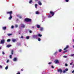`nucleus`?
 I'll list each match as a JSON object with an SVG mask.
<instances>
[{
	"label": "nucleus",
	"instance_id": "c85d7f7f",
	"mask_svg": "<svg viewBox=\"0 0 74 74\" xmlns=\"http://www.w3.org/2000/svg\"><path fill=\"white\" fill-rule=\"evenodd\" d=\"M9 62V60H8L6 61V63H8Z\"/></svg>",
	"mask_w": 74,
	"mask_h": 74
},
{
	"label": "nucleus",
	"instance_id": "7c9ffc66",
	"mask_svg": "<svg viewBox=\"0 0 74 74\" xmlns=\"http://www.w3.org/2000/svg\"><path fill=\"white\" fill-rule=\"evenodd\" d=\"M29 36H27L26 37V39H29Z\"/></svg>",
	"mask_w": 74,
	"mask_h": 74
},
{
	"label": "nucleus",
	"instance_id": "f8f14e48",
	"mask_svg": "<svg viewBox=\"0 0 74 74\" xmlns=\"http://www.w3.org/2000/svg\"><path fill=\"white\" fill-rule=\"evenodd\" d=\"M38 4L40 5H42V4L41 3V2L40 1H39L38 2Z\"/></svg>",
	"mask_w": 74,
	"mask_h": 74
},
{
	"label": "nucleus",
	"instance_id": "f3484780",
	"mask_svg": "<svg viewBox=\"0 0 74 74\" xmlns=\"http://www.w3.org/2000/svg\"><path fill=\"white\" fill-rule=\"evenodd\" d=\"M35 7L36 8H37V4H35Z\"/></svg>",
	"mask_w": 74,
	"mask_h": 74
},
{
	"label": "nucleus",
	"instance_id": "aec40b11",
	"mask_svg": "<svg viewBox=\"0 0 74 74\" xmlns=\"http://www.w3.org/2000/svg\"><path fill=\"white\" fill-rule=\"evenodd\" d=\"M38 37H41V36H42V35L40 34H38Z\"/></svg>",
	"mask_w": 74,
	"mask_h": 74
},
{
	"label": "nucleus",
	"instance_id": "72a5a7b5",
	"mask_svg": "<svg viewBox=\"0 0 74 74\" xmlns=\"http://www.w3.org/2000/svg\"><path fill=\"white\" fill-rule=\"evenodd\" d=\"M61 51H62V49H60V50H59V52H61Z\"/></svg>",
	"mask_w": 74,
	"mask_h": 74
},
{
	"label": "nucleus",
	"instance_id": "8fccbe9b",
	"mask_svg": "<svg viewBox=\"0 0 74 74\" xmlns=\"http://www.w3.org/2000/svg\"><path fill=\"white\" fill-rule=\"evenodd\" d=\"M67 50L65 51V52H67ZM64 53H65V51L64 52Z\"/></svg>",
	"mask_w": 74,
	"mask_h": 74
},
{
	"label": "nucleus",
	"instance_id": "9d476101",
	"mask_svg": "<svg viewBox=\"0 0 74 74\" xmlns=\"http://www.w3.org/2000/svg\"><path fill=\"white\" fill-rule=\"evenodd\" d=\"M58 72H59L60 73H62V70L61 69H59L58 70Z\"/></svg>",
	"mask_w": 74,
	"mask_h": 74
},
{
	"label": "nucleus",
	"instance_id": "0eeeda50",
	"mask_svg": "<svg viewBox=\"0 0 74 74\" xmlns=\"http://www.w3.org/2000/svg\"><path fill=\"white\" fill-rule=\"evenodd\" d=\"M50 13L52 15V16H53L54 15V14H55L53 12H50Z\"/></svg>",
	"mask_w": 74,
	"mask_h": 74
},
{
	"label": "nucleus",
	"instance_id": "f03ea898",
	"mask_svg": "<svg viewBox=\"0 0 74 74\" xmlns=\"http://www.w3.org/2000/svg\"><path fill=\"white\" fill-rule=\"evenodd\" d=\"M25 21L26 22H30V21H31V19H30L26 18L25 19Z\"/></svg>",
	"mask_w": 74,
	"mask_h": 74
},
{
	"label": "nucleus",
	"instance_id": "de8ad7c7",
	"mask_svg": "<svg viewBox=\"0 0 74 74\" xmlns=\"http://www.w3.org/2000/svg\"><path fill=\"white\" fill-rule=\"evenodd\" d=\"M2 66H1V65H0V68H2Z\"/></svg>",
	"mask_w": 74,
	"mask_h": 74
},
{
	"label": "nucleus",
	"instance_id": "6ab92c4d",
	"mask_svg": "<svg viewBox=\"0 0 74 74\" xmlns=\"http://www.w3.org/2000/svg\"><path fill=\"white\" fill-rule=\"evenodd\" d=\"M40 29V30H41V31H42V30H44V28H43L42 27H41Z\"/></svg>",
	"mask_w": 74,
	"mask_h": 74
},
{
	"label": "nucleus",
	"instance_id": "20e7f679",
	"mask_svg": "<svg viewBox=\"0 0 74 74\" xmlns=\"http://www.w3.org/2000/svg\"><path fill=\"white\" fill-rule=\"evenodd\" d=\"M32 37L33 38H35L37 37V35H33Z\"/></svg>",
	"mask_w": 74,
	"mask_h": 74
},
{
	"label": "nucleus",
	"instance_id": "e433bc0d",
	"mask_svg": "<svg viewBox=\"0 0 74 74\" xmlns=\"http://www.w3.org/2000/svg\"><path fill=\"white\" fill-rule=\"evenodd\" d=\"M73 63V62H71V63H70V65H72Z\"/></svg>",
	"mask_w": 74,
	"mask_h": 74
},
{
	"label": "nucleus",
	"instance_id": "412c9836",
	"mask_svg": "<svg viewBox=\"0 0 74 74\" xmlns=\"http://www.w3.org/2000/svg\"><path fill=\"white\" fill-rule=\"evenodd\" d=\"M32 3V0H30L29 2V3L31 4Z\"/></svg>",
	"mask_w": 74,
	"mask_h": 74
},
{
	"label": "nucleus",
	"instance_id": "f257e3e1",
	"mask_svg": "<svg viewBox=\"0 0 74 74\" xmlns=\"http://www.w3.org/2000/svg\"><path fill=\"white\" fill-rule=\"evenodd\" d=\"M7 14H9L10 15V16L9 18V19H10H10H11V18H12V16H11V14H12V11H11L10 12H7Z\"/></svg>",
	"mask_w": 74,
	"mask_h": 74
},
{
	"label": "nucleus",
	"instance_id": "f704fd0d",
	"mask_svg": "<svg viewBox=\"0 0 74 74\" xmlns=\"http://www.w3.org/2000/svg\"><path fill=\"white\" fill-rule=\"evenodd\" d=\"M38 41H40V38H38Z\"/></svg>",
	"mask_w": 74,
	"mask_h": 74
},
{
	"label": "nucleus",
	"instance_id": "58836bf2",
	"mask_svg": "<svg viewBox=\"0 0 74 74\" xmlns=\"http://www.w3.org/2000/svg\"><path fill=\"white\" fill-rule=\"evenodd\" d=\"M65 66H68L67 64H65Z\"/></svg>",
	"mask_w": 74,
	"mask_h": 74
},
{
	"label": "nucleus",
	"instance_id": "393cba45",
	"mask_svg": "<svg viewBox=\"0 0 74 74\" xmlns=\"http://www.w3.org/2000/svg\"><path fill=\"white\" fill-rule=\"evenodd\" d=\"M5 70H7L8 69V66H7L5 68Z\"/></svg>",
	"mask_w": 74,
	"mask_h": 74
},
{
	"label": "nucleus",
	"instance_id": "09e8293b",
	"mask_svg": "<svg viewBox=\"0 0 74 74\" xmlns=\"http://www.w3.org/2000/svg\"><path fill=\"white\" fill-rule=\"evenodd\" d=\"M48 17H49H49H51V16H48Z\"/></svg>",
	"mask_w": 74,
	"mask_h": 74
},
{
	"label": "nucleus",
	"instance_id": "cd10ccee",
	"mask_svg": "<svg viewBox=\"0 0 74 74\" xmlns=\"http://www.w3.org/2000/svg\"><path fill=\"white\" fill-rule=\"evenodd\" d=\"M63 58H67V56H63Z\"/></svg>",
	"mask_w": 74,
	"mask_h": 74
},
{
	"label": "nucleus",
	"instance_id": "a18cd8bd",
	"mask_svg": "<svg viewBox=\"0 0 74 74\" xmlns=\"http://www.w3.org/2000/svg\"><path fill=\"white\" fill-rule=\"evenodd\" d=\"M32 29H34V27L33 26L32 27Z\"/></svg>",
	"mask_w": 74,
	"mask_h": 74
},
{
	"label": "nucleus",
	"instance_id": "37998d69",
	"mask_svg": "<svg viewBox=\"0 0 74 74\" xmlns=\"http://www.w3.org/2000/svg\"><path fill=\"white\" fill-rule=\"evenodd\" d=\"M51 68H52L53 69V68H54V67H53V66H52Z\"/></svg>",
	"mask_w": 74,
	"mask_h": 74
},
{
	"label": "nucleus",
	"instance_id": "4468645a",
	"mask_svg": "<svg viewBox=\"0 0 74 74\" xmlns=\"http://www.w3.org/2000/svg\"><path fill=\"white\" fill-rule=\"evenodd\" d=\"M11 45H7L6 46V47H7V48H9V47H11Z\"/></svg>",
	"mask_w": 74,
	"mask_h": 74
},
{
	"label": "nucleus",
	"instance_id": "ddd939ff",
	"mask_svg": "<svg viewBox=\"0 0 74 74\" xmlns=\"http://www.w3.org/2000/svg\"><path fill=\"white\" fill-rule=\"evenodd\" d=\"M12 41L13 42H15V41H16V40L15 39H12Z\"/></svg>",
	"mask_w": 74,
	"mask_h": 74
},
{
	"label": "nucleus",
	"instance_id": "a878e982",
	"mask_svg": "<svg viewBox=\"0 0 74 74\" xmlns=\"http://www.w3.org/2000/svg\"><path fill=\"white\" fill-rule=\"evenodd\" d=\"M11 53L12 55H13V50H12L11 51Z\"/></svg>",
	"mask_w": 74,
	"mask_h": 74
},
{
	"label": "nucleus",
	"instance_id": "bb28decb",
	"mask_svg": "<svg viewBox=\"0 0 74 74\" xmlns=\"http://www.w3.org/2000/svg\"><path fill=\"white\" fill-rule=\"evenodd\" d=\"M74 56V54H71L70 55V56Z\"/></svg>",
	"mask_w": 74,
	"mask_h": 74
},
{
	"label": "nucleus",
	"instance_id": "4c0bfd02",
	"mask_svg": "<svg viewBox=\"0 0 74 74\" xmlns=\"http://www.w3.org/2000/svg\"><path fill=\"white\" fill-rule=\"evenodd\" d=\"M32 31L30 30L29 31V33H32Z\"/></svg>",
	"mask_w": 74,
	"mask_h": 74
},
{
	"label": "nucleus",
	"instance_id": "49530a36",
	"mask_svg": "<svg viewBox=\"0 0 74 74\" xmlns=\"http://www.w3.org/2000/svg\"><path fill=\"white\" fill-rule=\"evenodd\" d=\"M21 38H23V36H21Z\"/></svg>",
	"mask_w": 74,
	"mask_h": 74
},
{
	"label": "nucleus",
	"instance_id": "c9c22d12",
	"mask_svg": "<svg viewBox=\"0 0 74 74\" xmlns=\"http://www.w3.org/2000/svg\"><path fill=\"white\" fill-rule=\"evenodd\" d=\"M10 58H12V55H10Z\"/></svg>",
	"mask_w": 74,
	"mask_h": 74
},
{
	"label": "nucleus",
	"instance_id": "5701e85b",
	"mask_svg": "<svg viewBox=\"0 0 74 74\" xmlns=\"http://www.w3.org/2000/svg\"><path fill=\"white\" fill-rule=\"evenodd\" d=\"M18 16V17L19 18H20V19H21L22 18V16Z\"/></svg>",
	"mask_w": 74,
	"mask_h": 74
},
{
	"label": "nucleus",
	"instance_id": "4be33fe9",
	"mask_svg": "<svg viewBox=\"0 0 74 74\" xmlns=\"http://www.w3.org/2000/svg\"><path fill=\"white\" fill-rule=\"evenodd\" d=\"M57 53L58 52L56 51V52H55V53L54 54V55H57Z\"/></svg>",
	"mask_w": 74,
	"mask_h": 74
},
{
	"label": "nucleus",
	"instance_id": "a211bd4d",
	"mask_svg": "<svg viewBox=\"0 0 74 74\" xmlns=\"http://www.w3.org/2000/svg\"><path fill=\"white\" fill-rule=\"evenodd\" d=\"M12 34H8L7 35L8 36H12Z\"/></svg>",
	"mask_w": 74,
	"mask_h": 74
},
{
	"label": "nucleus",
	"instance_id": "3c124183",
	"mask_svg": "<svg viewBox=\"0 0 74 74\" xmlns=\"http://www.w3.org/2000/svg\"><path fill=\"white\" fill-rule=\"evenodd\" d=\"M17 74H20V73H17Z\"/></svg>",
	"mask_w": 74,
	"mask_h": 74
},
{
	"label": "nucleus",
	"instance_id": "9b49d317",
	"mask_svg": "<svg viewBox=\"0 0 74 74\" xmlns=\"http://www.w3.org/2000/svg\"><path fill=\"white\" fill-rule=\"evenodd\" d=\"M68 48H69V46L67 45L66 46V47L64 49V50H66V49Z\"/></svg>",
	"mask_w": 74,
	"mask_h": 74
},
{
	"label": "nucleus",
	"instance_id": "ea45409f",
	"mask_svg": "<svg viewBox=\"0 0 74 74\" xmlns=\"http://www.w3.org/2000/svg\"><path fill=\"white\" fill-rule=\"evenodd\" d=\"M66 2H68L69 1V0H65Z\"/></svg>",
	"mask_w": 74,
	"mask_h": 74
},
{
	"label": "nucleus",
	"instance_id": "423d86ee",
	"mask_svg": "<svg viewBox=\"0 0 74 74\" xmlns=\"http://www.w3.org/2000/svg\"><path fill=\"white\" fill-rule=\"evenodd\" d=\"M68 69L67 68H66L65 69V70H64L63 71V73H66V71H67L68 70Z\"/></svg>",
	"mask_w": 74,
	"mask_h": 74
},
{
	"label": "nucleus",
	"instance_id": "6e6d98bb",
	"mask_svg": "<svg viewBox=\"0 0 74 74\" xmlns=\"http://www.w3.org/2000/svg\"><path fill=\"white\" fill-rule=\"evenodd\" d=\"M73 41L74 42V39L73 40Z\"/></svg>",
	"mask_w": 74,
	"mask_h": 74
},
{
	"label": "nucleus",
	"instance_id": "864d4df0",
	"mask_svg": "<svg viewBox=\"0 0 74 74\" xmlns=\"http://www.w3.org/2000/svg\"><path fill=\"white\" fill-rule=\"evenodd\" d=\"M38 0H35V1H38Z\"/></svg>",
	"mask_w": 74,
	"mask_h": 74
},
{
	"label": "nucleus",
	"instance_id": "13d9d810",
	"mask_svg": "<svg viewBox=\"0 0 74 74\" xmlns=\"http://www.w3.org/2000/svg\"><path fill=\"white\" fill-rule=\"evenodd\" d=\"M19 34H20V33H19Z\"/></svg>",
	"mask_w": 74,
	"mask_h": 74
},
{
	"label": "nucleus",
	"instance_id": "dca6fc26",
	"mask_svg": "<svg viewBox=\"0 0 74 74\" xmlns=\"http://www.w3.org/2000/svg\"><path fill=\"white\" fill-rule=\"evenodd\" d=\"M6 27H2V29L3 30H5L6 29Z\"/></svg>",
	"mask_w": 74,
	"mask_h": 74
},
{
	"label": "nucleus",
	"instance_id": "5fc2aeb1",
	"mask_svg": "<svg viewBox=\"0 0 74 74\" xmlns=\"http://www.w3.org/2000/svg\"><path fill=\"white\" fill-rule=\"evenodd\" d=\"M1 49V47H0V49Z\"/></svg>",
	"mask_w": 74,
	"mask_h": 74
},
{
	"label": "nucleus",
	"instance_id": "473e14b6",
	"mask_svg": "<svg viewBox=\"0 0 74 74\" xmlns=\"http://www.w3.org/2000/svg\"><path fill=\"white\" fill-rule=\"evenodd\" d=\"M14 26L13 25H12V26H11V28H12V29H13L14 28Z\"/></svg>",
	"mask_w": 74,
	"mask_h": 74
},
{
	"label": "nucleus",
	"instance_id": "6e6552de",
	"mask_svg": "<svg viewBox=\"0 0 74 74\" xmlns=\"http://www.w3.org/2000/svg\"><path fill=\"white\" fill-rule=\"evenodd\" d=\"M4 40H2L1 41L0 44H4Z\"/></svg>",
	"mask_w": 74,
	"mask_h": 74
},
{
	"label": "nucleus",
	"instance_id": "2eb2a0df",
	"mask_svg": "<svg viewBox=\"0 0 74 74\" xmlns=\"http://www.w3.org/2000/svg\"><path fill=\"white\" fill-rule=\"evenodd\" d=\"M37 26V28H38V29L40 28V25H36Z\"/></svg>",
	"mask_w": 74,
	"mask_h": 74
},
{
	"label": "nucleus",
	"instance_id": "603ef678",
	"mask_svg": "<svg viewBox=\"0 0 74 74\" xmlns=\"http://www.w3.org/2000/svg\"><path fill=\"white\" fill-rule=\"evenodd\" d=\"M21 71H23V69H22Z\"/></svg>",
	"mask_w": 74,
	"mask_h": 74
},
{
	"label": "nucleus",
	"instance_id": "2f4dec72",
	"mask_svg": "<svg viewBox=\"0 0 74 74\" xmlns=\"http://www.w3.org/2000/svg\"><path fill=\"white\" fill-rule=\"evenodd\" d=\"M15 27H18V25H17L16 24L15 25Z\"/></svg>",
	"mask_w": 74,
	"mask_h": 74
},
{
	"label": "nucleus",
	"instance_id": "a19ab883",
	"mask_svg": "<svg viewBox=\"0 0 74 74\" xmlns=\"http://www.w3.org/2000/svg\"><path fill=\"white\" fill-rule=\"evenodd\" d=\"M2 54L3 55H4V52L3 51L2 52Z\"/></svg>",
	"mask_w": 74,
	"mask_h": 74
},
{
	"label": "nucleus",
	"instance_id": "c03bdc74",
	"mask_svg": "<svg viewBox=\"0 0 74 74\" xmlns=\"http://www.w3.org/2000/svg\"><path fill=\"white\" fill-rule=\"evenodd\" d=\"M74 73V70L72 71V73Z\"/></svg>",
	"mask_w": 74,
	"mask_h": 74
},
{
	"label": "nucleus",
	"instance_id": "7ed1b4c3",
	"mask_svg": "<svg viewBox=\"0 0 74 74\" xmlns=\"http://www.w3.org/2000/svg\"><path fill=\"white\" fill-rule=\"evenodd\" d=\"M20 26L23 28H24L25 27V25L23 24H21L20 25Z\"/></svg>",
	"mask_w": 74,
	"mask_h": 74
},
{
	"label": "nucleus",
	"instance_id": "79ce46f5",
	"mask_svg": "<svg viewBox=\"0 0 74 74\" xmlns=\"http://www.w3.org/2000/svg\"><path fill=\"white\" fill-rule=\"evenodd\" d=\"M51 63H52V62H49V63L48 64H51Z\"/></svg>",
	"mask_w": 74,
	"mask_h": 74
},
{
	"label": "nucleus",
	"instance_id": "1a4fd4ad",
	"mask_svg": "<svg viewBox=\"0 0 74 74\" xmlns=\"http://www.w3.org/2000/svg\"><path fill=\"white\" fill-rule=\"evenodd\" d=\"M17 59L16 58H14L13 59V60L14 61V62H16V61H17Z\"/></svg>",
	"mask_w": 74,
	"mask_h": 74
},
{
	"label": "nucleus",
	"instance_id": "b1692460",
	"mask_svg": "<svg viewBox=\"0 0 74 74\" xmlns=\"http://www.w3.org/2000/svg\"><path fill=\"white\" fill-rule=\"evenodd\" d=\"M10 41H11V40H10V39H8L7 40V41L8 42H10Z\"/></svg>",
	"mask_w": 74,
	"mask_h": 74
},
{
	"label": "nucleus",
	"instance_id": "4d7b16f0",
	"mask_svg": "<svg viewBox=\"0 0 74 74\" xmlns=\"http://www.w3.org/2000/svg\"><path fill=\"white\" fill-rule=\"evenodd\" d=\"M73 48H74V45H73Z\"/></svg>",
	"mask_w": 74,
	"mask_h": 74
},
{
	"label": "nucleus",
	"instance_id": "39448f33",
	"mask_svg": "<svg viewBox=\"0 0 74 74\" xmlns=\"http://www.w3.org/2000/svg\"><path fill=\"white\" fill-rule=\"evenodd\" d=\"M54 63L56 64H57V63H59V61L58 60H55L54 61Z\"/></svg>",
	"mask_w": 74,
	"mask_h": 74
},
{
	"label": "nucleus",
	"instance_id": "c756f323",
	"mask_svg": "<svg viewBox=\"0 0 74 74\" xmlns=\"http://www.w3.org/2000/svg\"><path fill=\"white\" fill-rule=\"evenodd\" d=\"M39 13L37 11L36 12V14H38Z\"/></svg>",
	"mask_w": 74,
	"mask_h": 74
}]
</instances>
